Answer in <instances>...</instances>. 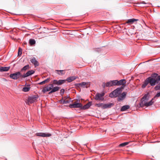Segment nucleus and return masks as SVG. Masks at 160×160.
I'll return each instance as SVG.
<instances>
[{"label":"nucleus","mask_w":160,"mask_h":160,"mask_svg":"<svg viewBox=\"0 0 160 160\" xmlns=\"http://www.w3.org/2000/svg\"><path fill=\"white\" fill-rule=\"evenodd\" d=\"M43 137H50L52 136V134L49 133H43Z\"/></svg>","instance_id":"obj_28"},{"label":"nucleus","mask_w":160,"mask_h":160,"mask_svg":"<svg viewBox=\"0 0 160 160\" xmlns=\"http://www.w3.org/2000/svg\"><path fill=\"white\" fill-rule=\"evenodd\" d=\"M43 132H39L36 134L37 136H40L43 137Z\"/></svg>","instance_id":"obj_34"},{"label":"nucleus","mask_w":160,"mask_h":160,"mask_svg":"<svg viewBox=\"0 0 160 160\" xmlns=\"http://www.w3.org/2000/svg\"><path fill=\"white\" fill-rule=\"evenodd\" d=\"M140 3H141L145 4V5L144 6V7H148L151 4L150 3H148V2L145 3L144 1H142V2H140Z\"/></svg>","instance_id":"obj_29"},{"label":"nucleus","mask_w":160,"mask_h":160,"mask_svg":"<svg viewBox=\"0 0 160 160\" xmlns=\"http://www.w3.org/2000/svg\"><path fill=\"white\" fill-rule=\"evenodd\" d=\"M20 47H18V56H20Z\"/></svg>","instance_id":"obj_40"},{"label":"nucleus","mask_w":160,"mask_h":160,"mask_svg":"<svg viewBox=\"0 0 160 160\" xmlns=\"http://www.w3.org/2000/svg\"><path fill=\"white\" fill-rule=\"evenodd\" d=\"M155 89L157 90H160V85H158L156 86L155 87Z\"/></svg>","instance_id":"obj_35"},{"label":"nucleus","mask_w":160,"mask_h":160,"mask_svg":"<svg viewBox=\"0 0 160 160\" xmlns=\"http://www.w3.org/2000/svg\"><path fill=\"white\" fill-rule=\"evenodd\" d=\"M105 84H106V83H104V86H105ZM104 87H105V86H104Z\"/></svg>","instance_id":"obj_44"},{"label":"nucleus","mask_w":160,"mask_h":160,"mask_svg":"<svg viewBox=\"0 0 160 160\" xmlns=\"http://www.w3.org/2000/svg\"><path fill=\"white\" fill-rule=\"evenodd\" d=\"M53 85L52 84H50L45 87L42 89V91L43 93H45L47 92L51 91L53 88Z\"/></svg>","instance_id":"obj_5"},{"label":"nucleus","mask_w":160,"mask_h":160,"mask_svg":"<svg viewBox=\"0 0 160 160\" xmlns=\"http://www.w3.org/2000/svg\"><path fill=\"white\" fill-rule=\"evenodd\" d=\"M38 98V95H34L29 96L28 98V102L30 103H33L36 102Z\"/></svg>","instance_id":"obj_4"},{"label":"nucleus","mask_w":160,"mask_h":160,"mask_svg":"<svg viewBox=\"0 0 160 160\" xmlns=\"http://www.w3.org/2000/svg\"><path fill=\"white\" fill-rule=\"evenodd\" d=\"M149 97L148 94H145L142 99V104L144 102H146L149 99Z\"/></svg>","instance_id":"obj_16"},{"label":"nucleus","mask_w":160,"mask_h":160,"mask_svg":"<svg viewBox=\"0 0 160 160\" xmlns=\"http://www.w3.org/2000/svg\"><path fill=\"white\" fill-rule=\"evenodd\" d=\"M129 106L128 105H126L123 106L121 108V110L122 111H125L129 109Z\"/></svg>","instance_id":"obj_25"},{"label":"nucleus","mask_w":160,"mask_h":160,"mask_svg":"<svg viewBox=\"0 0 160 160\" xmlns=\"http://www.w3.org/2000/svg\"><path fill=\"white\" fill-rule=\"evenodd\" d=\"M64 90L63 89H62L60 90V93L61 95H62L64 93Z\"/></svg>","instance_id":"obj_37"},{"label":"nucleus","mask_w":160,"mask_h":160,"mask_svg":"<svg viewBox=\"0 0 160 160\" xmlns=\"http://www.w3.org/2000/svg\"><path fill=\"white\" fill-rule=\"evenodd\" d=\"M35 71L33 70H31L28 71L26 73L23 74L22 77L23 78H26L28 77L34 73Z\"/></svg>","instance_id":"obj_12"},{"label":"nucleus","mask_w":160,"mask_h":160,"mask_svg":"<svg viewBox=\"0 0 160 160\" xmlns=\"http://www.w3.org/2000/svg\"><path fill=\"white\" fill-rule=\"evenodd\" d=\"M68 102H69V101L68 100H64L62 101V103H63V104L68 103Z\"/></svg>","instance_id":"obj_38"},{"label":"nucleus","mask_w":160,"mask_h":160,"mask_svg":"<svg viewBox=\"0 0 160 160\" xmlns=\"http://www.w3.org/2000/svg\"><path fill=\"white\" fill-rule=\"evenodd\" d=\"M82 105L80 103H78L77 102H74L72 104L69 105V107L70 108H82Z\"/></svg>","instance_id":"obj_7"},{"label":"nucleus","mask_w":160,"mask_h":160,"mask_svg":"<svg viewBox=\"0 0 160 160\" xmlns=\"http://www.w3.org/2000/svg\"><path fill=\"white\" fill-rule=\"evenodd\" d=\"M116 83H115V80L110 81L107 82L105 84V86L107 87H111L113 86H116Z\"/></svg>","instance_id":"obj_11"},{"label":"nucleus","mask_w":160,"mask_h":160,"mask_svg":"<svg viewBox=\"0 0 160 160\" xmlns=\"http://www.w3.org/2000/svg\"><path fill=\"white\" fill-rule=\"evenodd\" d=\"M29 68V65H27L24 66L23 68L22 69V71H25L26 70L28 69Z\"/></svg>","instance_id":"obj_30"},{"label":"nucleus","mask_w":160,"mask_h":160,"mask_svg":"<svg viewBox=\"0 0 160 160\" xmlns=\"http://www.w3.org/2000/svg\"><path fill=\"white\" fill-rule=\"evenodd\" d=\"M76 77L75 76L70 77L67 78L66 81H67L68 82H70L76 79Z\"/></svg>","instance_id":"obj_20"},{"label":"nucleus","mask_w":160,"mask_h":160,"mask_svg":"<svg viewBox=\"0 0 160 160\" xmlns=\"http://www.w3.org/2000/svg\"><path fill=\"white\" fill-rule=\"evenodd\" d=\"M113 105V104L111 103H109L104 104L103 107V109H105L107 108H111L112 106Z\"/></svg>","instance_id":"obj_18"},{"label":"nucleus","mask_w":160,"mask_h":160,"mask_svg":"<svg viewBox=\"0 0 160 160\" xmlns=\"http://www.w3.org/2000/svg\"><path fill=\"white\" fill-rule=\"evenodd\" d=\"M60 88L58 87H53V88L52 89V90L51 91L49 92V94H51V93L58 91L59 90V89H60Z\"/></svg>","instance_id":"obj_19"},{"label":"nucleus","mask_w":160,"mask_h":160,"mask_svg":"<svg viewBox=\"0 0 160 160\" xmlns=\"http://www.w3.org/2000/svg\"><path fill=\"white\" fill-rule=\"evenodd\" d=\"M129 143L128 142H125L122 143L120 144L119 146L120 147H122L124 146H125L126 145H127Z\"/></svg>","instance_id":"obj_31"},{"label":"nucleus","mask_w":160,"mask_h":160,"mask_svg":"<svg viewBox=\"0 0 160 160\" xmlns=\"http://www.w3.org/2000/svg\"><path fill=\"white\" fill-rule=\"evenodd\" d=\"M69 96L67 95L66 96H65L64 98L65 99H66L67 98H69Z\"/></svg>","instance_id":"obj_42"},{"label":"nucleus","mask_w":160,"mask_h":160,"mask_svg":"<svg viewBox=\"0 0 160 160\" xmlns=\"http://www.w3.org/2000/svg\"><path fill=\"white\" fill-rule=\"evenodd\" d=\"M28 87H24L22 89V91L24 92H27L29 91L30 89V85H28Z\"/></svg>","instance_id":"obj_24"},{"label":"nucleus","mask_w":160,"mask_h":160,"mask_svg":"<svg viewBox=\"0 0 160 160\" xmlns=\"http://www.w3.org/2000/svg\"><path fill=\"white\" fill-rule=\"evenodd\" d=\"M95 106L98 108L101 107L103 109V104L102 103H96L95 104Z\"/></svg>","instance_id":"obj_27"},{"label":"nucleus","mask_w":160,"mask_h":160,"mask_svg":"<svg viewBox=\"0 0 160 160\" xmlns=\"http://www.w3.org/2000/svg\"><path fill=\"white\" fill-rule=\"evenodd\" d=\"M160 97V92H158L157 93L156 95L153 98H155L157 97Z\"/></svg>","instance_id":"obj_36"},{"label":"nucleus","mask_w":160,"mask_h":160,"mask_svg":"<svg viewBox=\"0 0 160 160\" xmlns=\"http://www.w3.org/2000/svg\"><path fill=\"white\" fill-rule=\"evenodd\" d=\"M55 71L60 75H64L65 73V70H56Z\"/></svg>","instance_id":"obj_22"},{"label":"nucleus","mask_w":160,"mask_h":160,"mask_svg":"<svg viewBox=\"0 0 160 160\" xmlns=\"http://www.w3.org/2000/svg\"><path fill=\"white\" fill-rule=\"evenodd\" d=\"M30 61L34 65L35 67H36L38 66V62L35 58L33 57V58L31 59Z\"/></svg>","instance_id":"obj_17"},{"label":"nucleus","mask_w":160,"mask_h":160,"mask_svg":"<svg viewBox=\"0 0 160 160\" xmlns=\"http://www.w3.org/2000/svg\"><path fill=\"white\" fill-rule=\"evenodd\" d=\"M105 93L103 92L102 93H97L95 95L94 98L96 100H101L103 101L104 98L103 96L105 95Z\"/></svg>","instance_id":"obj_3"},{"label":"nucleus","mask_w":160,"mask_h":160,"mask_svg":"<svg viewBox=\"0 0 160 160\" xmlns=\"http://www.w3.org/2000/svg\"><path fill=\"white\" fill-rule=\"evenodd\" d=\"M79 85L81 86L83 88H87L90 85L89 82H83L79 84Z\"/></svg>","instance_id":"obj_13"},{"label":"nucleus","mask_w":160,"mask_h":160,"mask_svg":"<svg viewBox=\"0 0 160 160\" xmlns=\"http://www.w3.org/2000/svg\"><path fill=\"white\" fill-rule=\"evenodd\" d=\"M157 77L156 78V79L157 83H159L160 84V75L159 76H157Z\"/></svg>","instance_id":"obj_32"},{"label":"nucleus","mask_w":160,"mask_h":160,"mask_svg":"<svg viewBox=\"0 0 160 160\" xmlns=\"http://www.w3.org/2000/svg\"><path fill=\"white\" fill-rule=\"evenodd\" d=\"M92 102H90L88 103L83 106H82L81 109L85 110L88 109L92 105Z\"/></svg>","instance_id":"obj_15"},{"label":"nucleus","mask_w":160,"mask_h":160,"mask_svg":"<svg viewBox=\"0 0 160 160\" xmlns=\"http://www.w3.org/2000/svg\"><path fill=\"white\" fill-rule=\"evenodd\" d=\"M10 68L9 67H0V72H5L8 71Z\"/></svg>","instance_id":"obj_21"},{"label":"nucleus","mask_w":160,"mask_h":160,"mask_svg":"<svg viewBox=\"0 0 160 160\" xmlns=\"http://www.w3.org/2000/svg\"><path fill=\"white\" fill-rule=\"evenodd\" d=\"M115 83H116V85L117 86L122 85L123 86H125V84L126 83V80L124 79H121L119 81L118 80H115Z\"/></svg>","instance_id":"obj_8"},{"label":"nucleus","mask_w":160,"mask_h":160,"mask_svg":"<svg viewBox=\"0 0 160 160\" xmlns=\"http://www.w3.org/2000/svg\"><path fill=\"white\" fill-rule=\"evenodd\" d=\"M49 78H47V79H46V80H44V81H45V82L46 83H47V82H49Z\"/></svg>","instance_id":"obj_41"},{"label":"nucleus","mask_w":160,"mask_h":160,"mask_svg":"<svg viewBox=\"0 0 160 160\" xmlns=\"http://www.w3.org/2000/svg\"><path fill=\"white\" fill-rule=\"evenodd\" d=\"M138 20V19H135L134 18L130 19L128 20V21L127 22V23H132L135 21H137Z\"/></svg>","instance_id":"obj_23"},{"label":"nucleus","mask_w":160,"mask_h":160,"mask_svg":"<svg viewBox=\"0 0 160 160\" xmlns=\"http://www.w3.org/2000/svg\"><path fill=\"white\" fill-rule=\"evenodd\" d=\"M66 82V80H54L53 81V84L55 85H60Z\"/></svg>","instance_id":"obj_9"},{"label":"nucleus","mask_w":160,"mask_h":160,"mask_svg":"<svg viewBox=\"0 0 160 160\" xmlns=\"http://www.w3.org/2000/svg\"><path fill=\"white\" fill-rule=\"evenodd\" d=\"M127 94V92H123L121 94H120L118 97V101H119L122 100L125 98Z\"/></svg>","instance_id":"obj_10"},{"label":"nucleus","mask_w":160,"mask_h":160,"mask_svg":"<svg viewBox=\"0 0 160 160\" xmlns=\"http://www.w3.org/2000/svg\"><path fill=\"white\" fill-rule=\"evenodd\" d=\"M29 43L31 45H33L35 44L36 41L34 39H31L29 40Z\"/></svg>","instance_id":"obj_26"},{"label":"nucleus","mask_w":160,"mask_h":160,"mask_svg":"<svg viewBox=\"0 0 160 160\" xmlns=\"http://www.w3.org/2000/svg\"><path fill=\"white\" fill-rule=\"evenodd\" d=\"M154 99L153 98L149 102H144L143 104L145 106L148 107L150 106L154 102V101H153Z\"/></svg>","instance_id":"obj_14"},{"label":"nucleus","mask_w":160,"mask_h":160,"mask_svg":"<svg viewBox=\"0 0 160 160\" xmlns=\"http://www.w3.org/2000/svg\"><path fill=\"white\" fill-rule=\"evenodd\" d=\"M121 92V88H118L110 93L109 96L111 98L118 97Z\"/></svg>","instance_id":"obj_2"},{"label":"nucleus","mask_w":160,"mask_h":160,"mask_svg":"<svg viewBox=\"0 0 160 160\" xmlns=\"http://www.w3.org/2000/svg\"><path fill=\"white\" fill-rule=\"evenodd\" d=\"M20 77V72H17L15 73L11 74L10 77L13 79H17Z\"/></svg>","instance_id":"obj_6"},{"label":"nucleus","mask_w":160,"mask_h":160,"mask_svg":"<svg viewBox=\"0 0 160 160\" xmlns=\"http://www.w3.org/2000/svg\"><path fill=\"white\" fill-rule=\"evenodd\" d=\"M158 75V74L155 73L154 74L152 75L151 76L147 78L142 84V88H145L149 83H150L151 86L155 85L156 83H157L156 78Z\"/></svg>","instance_id":"obj_1"},{"label":"nucleus","mask_w":160,"mask_h":160,"mask_svg":"<svg viewBox=\"0 0 160 160\" xmlns=\"http://www.w3.org/2000/svg\"><path fill=\"white\" fill-rule=\"evenodd\" d=\"M46 82H45V81H44V80L41 82H39L38 84L39 85H42L45 83Z\"/></svg>","instance_id":"obj_39"},{"label":"nucleus","mask_w":160,"mask_h":160,"mask_svg":"<svg viewBox=\"0 0 160 160\" xmlns=\"http://www.w3.org/2000/svg\"><path fill=\"white\" fill-rule=\"evenodd\" d=\"M22 50L21 48V53H20L21 55L22 54Z\"/></svg>","instance_id":"obj_43"},{"label":"nucleus","mask_w":160,"mask_h":160,"mask_svg":"<svg viewBox=\"0 0 160 160\" xmlns=\"http://www.w3.org/2000/svg\"><path fill=\"white\" fill-rule=\"evenodd\" d=\"M43 132H39L36 134L37 136H40L43 137Z\"/></svg>","instance_id":"obj_33"}]
</instances>
